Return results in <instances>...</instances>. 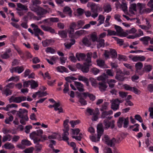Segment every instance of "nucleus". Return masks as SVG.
Here are the masks:
<instances>
[{
    "instance_id": "1",
    "label": "nucleus",
    "mask_w": 153,
    "mask_h": 153,
    "mask_svg": "<svg viewBox=\"0 0 153 153\" xmlns=\"http://www.w3.org/2000/svg\"><path fill=\"white\" fill-rule=\"evenodd\" d=\"M113 111L111 110H110L108 111H103L101 113V117L102 119H105L103 121V124L105 126V128H108L110 127L111 128L114 127V123L115 121L112 120L111 121L109 120H110L112 118V116H110L109 115L112 114Z\"/></svg>"
},
{
    "instance_id": "2",
    "label": "nucleus",
    "mask_w": 153,
    "mask_h": 153,
    "mask_svg": "<svg viewBox=\"0 0 153 153\" xmlns=\"http://www.w3.org/2000/svg\"><path fill=\"white\" fill-rule=\"evenodd\" d=\"M43 134L42 130L39 129L37 130L36 131H34L31 133L30 134V137L31 139L33 140L34 143H36L38 141L43 142L40 138Z\"/></svg>"
},
{
    "instance_id": "3",
    "label": "nucleus",
    "mask_w": 153,
    "mask_h": 153,
    "mask_svg": "<svg viewBox=\"0 0 153 153\" xmlns=\"http://www.w3.org/2000/svg\"><path fill=\"white\" fill-rule=\"evenodd\" d=\"M97 138L94 136H92L90 137V139L93 142H97L100 140L101 136L104 132V129L102 123H99L98 125L97 128Z\"/></svg>"
},
{
    "instance_id": "4",
    "label": "nucleus",
    "mask_w": 153,
    "mask_h": 153,
    "mask_svg": "<svg viewBox=\"0 0 153 153\" xmlns=\"http://www.w3.org/2000/svg\"><path fill=\"white\" fill-rule=\"evenodd\" d=\"M88 6H90L91 8L92 12L93 13L91 17L93 18H95L98 15V9L99 8L98 4L93 3H89L87 4Z\"/></svg>"
},
{
    "instance_id": "5",
    "label": "nucleus",
    "mask_w": 153,
    "mask_h": 153,
    "mask_svg": "<svg viewBox=\"0 0 153 153\" xmlns=\"http://www.w3.org/2000/svg\"><path fill=\"white\" fill-rule=\"evenodd\" d=\"M17 8L16 9L17 11V13L20 16L24 15L25 12L23 11H27L28 10L27 6L26 5H23L20 3H18L17 4Z\"/></svg>"
},
{
    "instance_id": "6",
    "label": "nucleus",
    "mask_w": 153,
    "mask_h": 153,
    "mask_svg": "<svg viewBox=\"0 0 153 153\" xmlns=\"http://www.w3.org/2000/svg\"><path fill=\"white\" fill-rule=\"evenodd\" d=\"M123 122V127L124 128H126L128 127L129 123V119L128 117H127L124 119L123 117H120L119 118L118 122L117 123L118 126L119 128L122 127Z\"/></svg>"
},
{
    "instance_id": "7",
    "label": "nucleus",
    "mask_w": 153,
    "mask_h": 153,
    "mask_svg": "<svg viewBox=\"0 0 153 153\" xmlns=\"http://www.w3.org/2000/svg\"><path fill=\"white\" fill-rule=\"evenodd\" d=\"M31 10L36 12L38 16L42 18L45 17V15L47 13V10L40 7L33 8V9H31Z\"/></svg>"
},
{
    "instance_id": "8",
    "label": "nucleus",
    "mask_w": 153,
    "mask_h": 153,
    "mask_svg": "<svg viewBox=\"0 0 153 153\" xmlns=\"http://www.w3.org/2000/svg\"><path fill=\"white\" fill-rule=\"evenodd\" d=\"M91 65V64H87L86 62H84L82 65L78 63L76 65V67L83 73H87L89 71V67Z\"/></svg>"
},
{
    "instance_id": "9",
    "label": "nucleus",
    "mask_w": 153,
    "mask_h": 153,
    "mask_svg": "<svg viewBox=\"0 0 153 153\" xmlns=\"http://www.w3.org/2000/svg\"><path fill=\"white\" fill-rule=\"evenodd\" d=\"M31 26L33 29L35 35L37 36L38 38H39V34L42 36L44 34L43 32L39 28L38 26L35 24L34 23L32 24L31 25Z\"/></svg>"
},
{
    "instance_id": "10",
    "label": "nucleus",
    "mask_w": 153,
    "mask_h": 153,
    "mask_svg": "<svg viewBox=\"0 0 153 153\" xmlns=\"http://www.w3.org/2000/svg\"><path fill=\"white\" fill-rule=\"evenodd\" d=\"M104 139L105 143L111 147L114 146V143L116 142V139L114 138H113L110 140L108 135H104Z\"/></svg>"
},
{
    "instance_id": "11",
    "label": "nucleus",
    "mask_w": 153,
    "mask_h": 153,
    "mask_svg": "<svg viewBox=\"0 0 153 153\" xmlns=\"http://www.w3.org/2000/svg\"><path fill=\"white\" fill-rule=\"evenodd\" d=\"M114 27L116 30L117 34L120 36V37H125L126 33H125L123 29L120 26L116 25H114Z\"/></svg>"
},
{
    "instance_id": "12",
    "label": "nucleus",
    "mask_w": 153,
    "mask_h": 153,
    "mask_svg": "<svg viewBox=\"0 0 153 153\" xmlns=\"http://www.w3.org/2000/svg\"><path fill=\"white\" fill-rule=\"evenodd\" d=\"M28 111L25 109H20L19 110L17 111V114L19 118L24 117L27 118Z\"/></svg>"
},
{
    "instance_id": "13",
    "label": "nucleus",
    "mask_w": 153,
    "mask_h": 153,
    "mask_svg": "<svg viewBox=\"0 0 153 153\" xmlns=\"http://www.w3.org/2000/svg\"><path fill=\"white\" fill-rule=\"evenodd\" d=\"M143 66V64L141 62H138L135 64V67L136 72L139 75H142L143 74V69L141 70Z\"/></svg>"
},
{
    "instance_id": "14",
    "label": "nucleus",
    "mask_w": 153,
    "mask_h": 153,
    "mask_svg": "<svg viewBox=\"0 0 153 153\" xmlns=\"http://www.w3.org/2000/svg\"><path fill=\"white\" fill-rule=\"evenodd\" d=\"M92 40L93 42H97V47L98 48L104 46V40L103 39H92Z\"/></svg>"
},
{
    "instance_id": "15",
    "label": "nucleus",
    "mask_w": 153,
    "mask_h": 153,
    "mask_svg": "<svg viewBox=\"0 0 153 153\" xmlns=\"http://www.w3.org/2000/svg\"><path fill=\"white\" fill-rule=\"evenodd\" d=\"M119 102L118 99H117L112 101L111 108L114 111H116L119 108Z\"/></svg>"
},
{
    "instance_id": "16",
    "label": "nucleus",
    "mask_w": 153,
    "mask_h": 153,
    "mask_svg": "<svg viewBox=\"0 0 153 153\" xmlns=\"http://www.w3.org/2000/svg\"><path fill=\"white\" fill-rule=\"evenodd\" d=\"M129 12L131 14H135L137 12V4H132L130 5L129 9Z\"/></svg>"
},
{
    "instance_id": "17",
    "label": "nucleus",
    "mask_w": 153,
    "mask_h": 153,
    "mask_svg": "<svg viewBox=\"0 0 153 153\" xmlns=\"http://www.w3.org/2000/svg\"><path fill=\"white\" fill-rule=\"evenodd\" d=\"M146 4H145L138 3L137 4V10H138L140 14L143 13V9L146 7Z\"/></svg>"
},
{
    "instance_id": "18",
    "label": "nucleus",
    "mask_w": 153,
    "mask_h": 153,
    "mask_svg": "<svg viewBox=\"0 0 153 153\" xmlns=\"http://www.w3.org/2000/svg\"><path fill=\"white\" fill-rule=\"evenodd\" d=\"M98 84L100 90L101 91H105L108 87L107 83L105 82H99Z\"/></svg>"
},
{
    "instance_id": "19",
    "label": "nucleus",
    "mask_w": 153,
    "mask_h": 153,
    "mask_svg": "<svg viewBox=\"0 0 153 153\" xmlns=\"http://www.w3.org/2000/svg\"><path fill=\"white\" fill-rule=\"evenodd\" d=\"M9 101L10 103L12 102L16 103H19L21 102V99L19 97H16L14 96H12L9 99Z\"/></svg>"
},
{
    "instance_id": "20",
    "label": "nucleus",
    "mask_w": 153,
    "mask_h": 153,
    "mask_svg": "<svg viewBox=\"0 0 153 153\" xmlns=\"http://www.w3.org/2000/svg\"><path fill=\"white\" fill-rule=\"evenodd\" d=\"M41 27L43 30L48 31L52 33H55V30L49 26L42 25L41 26Z\"/></svg>"
},
{
    "instance_id": "21",
    "label": "nucleus",
    "mask_w": 153,
    "mask_h": 153,
    "mask_svg": "<svg viewBox=\"0 0 153 153\" xmlns=\"http://www.w3.org/2000/svg\"><path fill=\"white\" fill-rule=\"evenodd\" d=\"M68 41L67 43H65L64 44V45L65 47L68 48L69 49L71 46L74 44L75 40L74 39H67Z\"/></svg>"
},
{
    "instance_id": "22",
    "label": "nucleus",
    "mask_w": 153,
    "mask_h": 153,
    "mask_svg": "<svg viewBox=\"0 0 153 153\" xmlns=\"http://www.w3.org/2000/svg\"><path fill=\"white\" fill-rule=\"evenodd\" d=\"M74 85L79 91L82 92L84 91L83 85L81 83L75 81L74 82Z\"/></svg>"
},
{
    "instance_id": "23",
    "label": "nucleus",
    "mask_w": 153,
    "mask_h": 153,
    "mask_svg": "<svg viewBox=\"0 0 153 153\" xmlns=\"http://www.w3.org/2000/svg\"><path fill=\"white\" fill-rule=\"evenodd\" d=\"M54 42V40L52 39H46L42 42L43 46L46 47L51 45Z\"/></svg>"
},
{
    "instance_id": "24",
    "label": "nucleus",
    "mask_w": 153,
    "mask_h": 153,
    "mask_svg": "<svg viewBox=\"0 0 153 153\" xmlns=\"http://www.w3.org/2000/svg\"><path fill=\"white\" fill-rule=\"evenodd\" d=\"M122 74V72L120 71L118 72L116 75L115 76V79L120 81H123L125 78L123 76L121 75Z\"/></svg>"
},
{
    "instance_id": "25",
    "label": "nucleus",
    "mask_w": 153,
    "mask_h": 153,
    "mask_svg": "<svg viewBox=\"0 0 153 153\" xmlns=\"http://www.w3.org/2000/svg\"><path fill=\"white\" fill-rule=\"evenodd\" d=\"M85 55L83 53H76V56L79 61H82L85 59Z\"/></svg>"
},
{
    "instance_id": "26",
    "label": "nucleus",
    "mask_w": 153,
    "mask_h": 153,
    "mask_svg": "<svg viewBox=\"0 0 153 153\" xmlns=\"http://www.w3.org/2000/svg\"><path fill=\"white\" fill-rule=\"evenodd\" d=\"M143 31L140 29H139L138 30V32L135 34V36H129L127 38H133L134 37H139L140 36H143Z\"/></svg>"
},
{
    "instance_id": "27",
    "label": "nucleus",
    "mask_w": 153,
    "mask_h": 153,
    "mask_svg": "<svg viewBox=\"0 0 153 153\" xmlns=\"http://www.w3.org/2000/svg\"><path fill=\"white\" fill-rule=\"evenodd\" d=\"M104 11L107 13H108L111 11L112 8L111 5L108 4H105L103 7Z\"/></svg>"
},
{
    "instance_id": "28",
    "label": "nucleus",
    "mask_w": 153,
    "mask_h": 153,
    "mask_svg": "<svg viewBox=\"0 0 153 153\" xmlns=\"http://www.w3.org/2000/svg\"><path fill=\"white\" fill-rule=\"evenodd\" d=\"M105 17L102 15H100L98 17V21H99L97 26H99L104 23Z\"/></svg>"
},
{
    "instance_id": "29",
    "label": "nucleus",
    "mask_w": 153,
    "mask_h": 153,
    "mask_svg": "<svg viewBox=\"0 0 153 153\" xmlns=\"http://www.w3.org/2000/svg\"><path fill=\"white\" fill-rule=\"evenodd\" d=\"M2 93L7 96L11 94L12 91L10 90L9 88L5 86L4 88V90L2 91Z\"/></svg>"
},
{
    "instance_id": "30",
    "label": "nucleus",
    "mask_w": 153,
    "mask_h": 153,
    "mask_svg": "<svg viewBox=\"0 0 153 153\" xmlns=\"http://www.w3.org/2000/svg\"><path fill=\"white\" fill-rule=\"evenodd\" d=\"M24 68L22 66H17L13 68V70H14V72L18 73L19 74L22 73L24 71Z\"/></svg>"
},
{
    "instance_id": "31",
    "label": "nucleus",
    "mask_w": 153,
    "mask_h": 153,
    "mask_svg": "<svg viewBox=\"0 0 153 153\" xmlns=\"http://www.w3.org/2000/svg\"><path fill=\"white\" fill-rule=\"evenodd\" d=\"M3 147L5 149L9 150L12 149L14 148L13 144L9 142L5 143L3 146Z\"/></svg>"
},
{
    "instance_id": "32",
    "label": "nucleus",
    "mask_w": 153,
    "mask_h": 153,
    "mask_svg": "<svg viewBox=\"0 0 153 153\" xmlns=\"http://www.w3.org/2000/svg\"><path fill=\"white\" fill-rule=\"evenodd\" d=\"M63 131L64 132L62 135V140L64 141H68L69 140L68 136L69 134V133L68 131H65V130H63Z\"/></svg>"
},
{
    "instance_id": "33",
    "label": "nucleus",
    "mask_w": 153,
    "mask_h": 153,
    "mask_svg": "<svg viewBox=\"0 0 153 153\" xmlns=\"http://www.w3.org/2000/svg\"><path fill=\"white\" fill-rule=\"evenodd\" d=\"M57 71L59 72L62 73L64 72H67L68 69L63 66H59L56 68Z\"/></svg>"
},
{
    "instance_id": "34",
    "label": "nucleus",
    "mask_w": 153,
    "mask_h": 153,
    "mask_svg": "<svg viewBox=\"0 0 153 153\" xmlns=\"http://www.w3.org/2000/svg\"><path fill=\"white\" fill-rule=\"evenodd\" d=\"M152 69V66L151 65H145L144 68L143 69V73L145 71L146 72H149L151 71Z\"/></svg>"
},
{
    "instance_id": "35",
    "label": "nucleus",
    "mask_w": 153,
    "mask_h": 153,
    "mask_svg": "<svg viewBox=\"0 0 153 153\" xmlns=\"http://www.w3.org/2000/svg\"><path fill=\"white\" fill-rule=\"evenodd\" d=\"M18 105L15 104H11L7 105L4 108V109L6 111H8L9 110V108L14 107L17 108Z\"/></svg>"
},
{
    "instance_id": "36",
    "label": "nucleus",
    "mask_w": 153,
    "mask_h": 153,
    "mask_svg": "<svg viewBox=\"0 0 153 153\" xmlns=\"http://www.w3.org/2000/svg\"><path fill=\"white\" fill-rule=\"evenodd\" d=\"M97 65L100 68H104L105 67V63L104 60L101 59L97 60Z\"/></svg>"
},
{
    "instance_id": "37",
    "label": "nucleus",
    "mask_w": 153,
    "mask_h": 153,
    "mask_svg": "<svg viewBox=\"0 0 153 153\" xmlns=\"http://www.w3.org/2000/svg\"><path fill=\"white\" fill-rule=\"evenodd\" d=\"M109 103L107 102H104L103 104L102 105V106L100 108V110L101 111H104L108 110V105Z\"/></svg>"
},
{
    "instance_id": "38",
    "label": "nucleus",
    "mask_w": 153,
    "mask_h": 153,
    "mask_svg": "<svg viewBox=\"0 0 153 153\" xmlns=\"http://www.w3.org/2000/svg\"><path fill=\"white\" fill-rule=\"evenodd\" d=\"M137 31V30L136 29L133 27L131 28V29L129 30H126L125 31L126 33V34L125 35V37L127 36L128 34H133L136 33Z\"/></svg>"
},
{
    "instance_id": "39",
    "label": "nucleus",
    "mask_w": 153,
    "mask_h": 153,
    "mask_svg": "<svg viewBox=\"0 0 153 153\" xmlns=\"http://www.w3.org/2000/svg\"><path fill=\"white\" fill-rule=\"evenodd\" d=\"M40 141H38L36 143H34L36 144L35 147L36 148V151L39 152L42 149V145L39 143V142Z\"/></svg>"
},
{
    "instance_id": "40",
    "label": "nucleus",
    "mask_w": 153,
    "mask_h": 153,
    "mask_svg": "<svg viewBox=\"0 0 153 153\" xmlns=\"http://www.w3.org/2000/svg\"><path fill=\"white\" fill-rule=\"evenodd\" d=\"M92 55V53H88L87 54V58L85 59L86 62L87 64H91V56Z\"/></svg>"
},
{
    "instance_id": "41",
    "label": "nucleus",
    "mask_w": 153,
    "mask_h": 153,
    "mask_svg": "<svg viewBox=\"0 0 153 153\" xmlns=\"http://www.w3.org/2000/svg\"><path fill=\"white\" fill-rule=\"evenodd\" d=\"M10 49H9L6 52L4 53L1 55V57L3 59H7L9 57V55L8 53H10Z\"/></svg>"
},
{
    "instance_id": "42",
    "label": "nucleus",
    "mask_w": 153,
    "mask_h": 153,
    "mask_svg": "<svg viewBox=\"0 0 153 153\" xmlns=\"http://www.w3.org/2000/svg\"><path fill=\"white\" fill-rule=\"evenodd\" d=\"M58 34L62 38H66L67 37V31L66 30L59 31Z\"/></svg>"
},
{
    "instance_id": "43",
    "label": "nucleus",
    "mask_w": 153,
    "mask_h": 153,
    "mask_svg": "<svg viewBox=\"0 0 153 153\" xmlns=\"http://www.w3.org/2000/svg\"><path fill=\"white\" fill-rule=\"evenodd\" d=\"M106 75L105 73L102 75L98 76L97 79L98 81H102V82H105Z\"/></svg>"
},
{
    "instance_id": "44",
    "label": "nucleus",
    "mask_w": 153,
    "mask_h": 153,
    "mask_svg": "<svg viewBox=\"0 0 153 153\" xmlns=\"http://www.w3.org/2000/svg\"><path fill=\"white\" fill-rule=\"evenodd\" d=\"M76 78L72 76H69L66 77L65 78V80L67 81V82H71L72 81L76 80Z\"/></svg>"
},
{
    "instance_id": "45",
    "label": "nucleus",
    "mask_w": 153,
    "mask_h": 153,
    "mask_svg": "<svg viewBox=\"0 0 153 153\" xmlns=\"http://www.w3.org/2000/svg\"><path fill=\"white\" fill-rule=\"evenodd\" d=\"M91 39H83L82 42L85 45L89 46L91 45Z\"/></svg>"
},
{
    "instance_id": "46",
    "label": "nucleus",
    "mask_w": 153,
    "mask_h": 153,
    "mask_svg": "<svg viewBox=\"0 0 153 153\" xmlns=\"http://www.w3.org/2000/svg\"><path fill=\"white\" fill-rule=\"evenodd\" d=\"M111 17V16L110 15H108L106 16V19L105 20V23L104 25V26L105 27H108L110 25V23L109 21Z\"/></svg>"
},
{
    "instance_id": "47",
    "label": "nucleus",
    "mask_w": 153,
    "mask_h": 153,
    "mask_svg": "<svg viewBox=\"0 0 153 153\" xmlns=\"http://www.w3.org/2000/svg\"><path fill=\"white\" fill-rule=\"evenodd\" d=\"M21 143L22 145L27 146H30L31 144L30 141L27 140L25 139L22 140L21 141Z\"/></svg>"
},
{
    "instance_id": "48",
    "label": "nucleus",
    "mask_w": 153,
    "mask_h": 153,
    "mask_svg": "<svg viewBox=\"0 0 153 153\" xmlns=\"http://www.w3.org/2000/svg\"><path fill=\"white\" fill-rule=\"evenodd\" d=\"M91 72L94 75H96L100 72V70L96 68H93L91 69Z\"/></svg>"
},
{
    "instance_id": "49",
    "label": "nucleus",
    "mask_w": 153,
    "mask_h": 153,
    "mask_svg": "<svg viewBox=\"0 0 153 153\" xmlns=\"http://www.w3.org/2000/svg\"><path fill=\"white\" fill-rule=\"evenodd\" d=\"M11 136L10 134H7L3 137L2 141L5 142L6 141H10L11 139Z\"/></svg>"
},
{
    "instance_id": "50",
    "label": "nucleus",
    "mask_w": 153,
    "mask_h": 153,
    "mask_svg": "<svg viewBox=\"0 0 153 153\" xmlns=\"http://www.w3.org/2000/svg\"><path fill=\"white\" fill-rule=\"evenodd\" d=\"M63 11L65 13L68 14L70 16H71V11L69 7H65Z\"/></svg>"
},
{
    "instance_id": "51",
    "label": "nucleus",
    "mask_w": 153,
    "mask_h": 153,
    "mask_svg": "<svg viewBox=\"0 0 153 153\" xmlns=\"http://www.w3.org/2000/svg\"><path fill=\"white\" fill-rule=\"evenodd\" d=\"M80 123V121L79 120H71L70 122V123L72 128H74L75 126L79 124Z\"/></svg>"
},
{
    "instance_id": "52",
    "label": "nucleus",
    "mask_w": 153,
    "mask_h": 153,
    "mask_svg": "<svg viewBox=\"0 0 153 153\" xmlns=\"http://www.w3.org/2000/svg\"><path fill=\"white\" fill-rule=\"evenodd\" d=\"M110 54L112 56V57L115 58L117 57V54L116 51L112 49H111L109 51Z\"/></svg>"
},
{
    "instance_id": "53",
    "label": "nucleus",
    "mask_w": 153,
    "mask_h": 153,
    "mask_svg": "<svg viewBox=\"0 0 153 153\" xmlns=\"http://www.w3.org/2000/svg\"><path fill=\"white\" fill-rule=\"evenodd\" d=\"M20 118V123L23 125H25L26 124V121L28 120L29 118L28 117H27V118H25V117L19 118Z\"/></svg>"
},
{
    "instance_id": "54",
    "label": "nucleus",
    "mask_w": 153,
    "mask_h": 153,
    "mask_svg": "<svg viewBox=\"0 0 153 153\" xmlns=\"http://www.w3.org/2000/svg\"><path fill=\"white\" fill-rule=\"evenodd\" d=\"M30 85L31 88L34 89L37 87L38 85L37 82H36L34 80H32L31 82Z\"/></svg>"
},
{
    "instance_id": "55",
    "label": "nucleus",
    "mask_w": 153,
    "mask_h": 153,
    "mask_svg": "<svg viewBox=\"0 0 153 153\" xmlns=\"http://www.w3.org/2000/svg\"><path fill=\"white\" fill-rule=\"evenodd\" d=\"M117 43L120 46L122 45H125V43L124 42V41L122 39H115Z\"/></svg>"
},
{
    "instance_id": "56",
    "label": "nucleus",
    "mask_w": 153,
    "mask_h": 153,
    "mask_svg": "<svg viewBox=\"0 0 153 153\" xmlns=\"http://www.w3.org/2000/svg\"><path fill=\"white\" fill-rule=\"evenodd\" d=\"M44 24H47L48 25L51 26L53 23L51 22L50 18L45 19L43 20Z\"/></svg>"
},
{
    "instance_id": "57",
    "label": "nucleus",
    "mask_w": 153,
    "mask_h": 153,
    "mask_svg": "<svg viewBox=\"0 0 153 153\" xmlns=\"http://www.w3.org/2000/svg\"><path fill=\"white\" fill-rule=\"evenodd\" d=\"M64 88L63 89L64 93H66L69 91V84L68 82H66L64 85Z\"/></svg>"
},
{
    "instance_id": "58",
    "label": "nucleus",
    "mask_w": 153,
    "mask_h": 153,
    "mask_svg": "<svg viewBox=\"0 0 153 153\" xmlns=\"http://www.w3.org/2000/svg\"><path fill=\"white\" fill-rule=\"evenodd\" d=\"M89 93L88 92H83L81 93H79L78 94L79 97H83L85 99H86V97H88Z\"/></svg>"
},
{
    "instance_id": "59",
    "label": "nucleus",
    "mask_w": 153,
    "mask_h": 153,
    "mask_svg": "<svg viewBox=\"0 0 153 153\" xmlns=\"http://www.w3.org/2000/svg\"><path fill=\"white\" fill-rule=\"evenodd\" d=\"M120 15L118 14H116L114 16V18L116 20L119 22H122V21L120 19Z\"/></svg>"
},
{
    "instance_id": "60",
    "label": "nucleus",
    "mask_w": 153,
    "mask_h": 153,
    "mask_svg": "<svg viewBox=\"0 0 153 153\" xmlns=\"http://www.w3.org/2000/svg\"><path fill=\"white\" fill-rule=\"evenodd\" d=\"M13 119V117L12 116H10L8 118H6L5 120V122L6 124H9L10 122L12 121Z\"/></svg>"
},
{
    "instance_id": "61",
    "label": "nucleus",
    "mask_w": 153,
    "mask_h": 153,
    "mask_svg": "<svg viewBox=\"0 0 153 153\" xmlns=\"http://www.w3.org/2000/svg\"><path fill=\"white\" fill-rule=\"evenodd\" d=\"M107 31L108 33L107 35V36H115L117 35V33L115 31L108 30Z\"/></svg>"
},
{
    "instance_id": "62",
    "label": "nucleus",
    "mask_w": 153,
    "mask_h": 153,
    "mask_svg": "<svg viewBox=\"0 0 153 153\" xmlns=\"http://www.w3.org/2000/svg\"><path fill=\"white\" fill-rule=\"evenodd\" d=\"M19 78L18 76H12L8 79V81H10L14 80L15 82H17L19 80Z\"/></svg>"
},
{
    "instance_id": "63",
    "label": "nucleus",
    "mask_w": 153,
    "mask_h": 153,
    "mask_svg": "<svg viewBox=\"0 0 153 153\" xmlns=\"http://www.w3.org/2000/svg\"><path fill=\"white\" fill-rule=\"evenodd\" d=\"M77 28L76 29H79L82 27L84 24V22L81 20L78 21L77 22Z\"/></svg>"
},
{
    "instance_id": "64",
    "label": "nucleus",
    "mask_w": 153,
    "mask_h": 153,
    "mask_svg": "<svg viewBox=\"0 0 153 153\" xmlns=\"http://www.w3.org/2000/svg\"><path fill=\"white\" fill-rule=\"evenodd\" d=\"M122 10L124 12H126L127 11V5L126 3H123L121 6Z\"/></svg>"
}]
</instances>
